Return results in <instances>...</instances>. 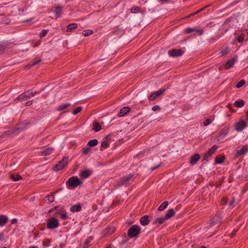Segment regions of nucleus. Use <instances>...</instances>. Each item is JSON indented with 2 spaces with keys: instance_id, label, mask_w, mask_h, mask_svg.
<instances>
[{
  "instance_id": "obj_10",
  "label": "nucleus",
  "mask_w": 248,
  "mask_h": 248,
  "mask_svg": "<svg viewBox=\"0 0 248 248\" xmlns=\"http://www.w3.org/2000/svg\"><path fill=\"white\" fill-rule=\"evenodd\" d=\"M248 151V146L244 145L241 149L236 151L235 157H238L241 155H245Z\"/></svg>"
},
{
  "instance_id": "obj_22",
  "label": "nucleus",
  "mask_w": 248,
  "mask_h": 248,
  "mask_svg": "<svg viewBox=\"0 0 248 248\" xmlns=\"http://www.w3.org/2000/svg\"><path fill=\"white\" fill-rule=\"evenodd\" d=\"M175 215V212L173 209H170L167 211V213L165 216V218L167 220L169 219Z\"/></svg>"
},
{
  "instance_id": "obj_29",
  "label": "nucleus",
  "mask_w": 248,
  "mask_h": 248,
  "mask_svg": "<svg viewBox=\"0 0 248 248\" xmlns=\"http://www.w3.org/2000/svg\"><path fill=\"white\" fill-rule=\"evenodd\" d=\"M245 102L243 100H237L234 103V106L238 108H242Z\"/></svg>"
},
{
  "instance_id": "obj_2",
  "label": "nucleus",
  "mask_w": 248,
  "mask_h": 248,
  "mask_svg": "<svg viewBox=\"0 0 248 248\" xmlns=\"http://www.w3.org/2000/svg\"><path fill=\"white\" fill-rule=\"evenodd\" d=\"M41 92V91L34 92H31L30 93L29 91H26L18 95V97L16 98V100L19 102H22L24 100H27L28 98H30L31 97L34 96L35 94L39 93Z\"/></svg>"
},
{
  "instance_id": "obj_37",
  "label": "nucleus",
  "mask_w": 248,
  "mask_h": 248,
  "mask_svg": "<svg viewBox=\"0 0 248 248\" xmlns=\"http://www.w3.org/2000/svg\"><path fill=\"white\" fill-rule=\"evenodd\" d=\"M244 38H245V35L244 34H242L238 37H235V40H237L239 43H242L244 41Z\"/></svg>"
},
{
  "instance_id": "obj_61",
  "label": "nucleus",
  "mask_w": 248,
  "mask_h": 248,
  "mask_svg": "<svg viewBox=\"0 0 248 248\" xmlns=\"http://www.w3.org/2000/svg\"><path fill=\"white\" fill-rule=\"evenodd\" d=\"M106 248H112V244H110L107 246Z\"/></svg>"
},
{
  "instance_id": "obj_56",
  "label": "nucleus",
  "mask_w": 248,
  "mask_h": 248,
  "mask_svg": "<svg viewBox=\"0 0 248 248\" xmlns=\"http://www.w3.org/2000/svg\"><path fill=\"white\" fill-rule=\"evenodd\" d=\"M196 31H197L198 32H199L200 35H202L203 33V31L202 30H196Z\"/></svg>"
},
{
  "instance_id": "obj_47",
  "label": "nucleus",
  "mask_w": 248,
  "mask_h": 248,
  "mask_svg": "<svg viewBox=\"0 0 248 248\" xmlns=\"http://www.w3.org/2000/svg\"><path fill=\"white\" fill-rule=\"evenodd\" d=\"M209 6V5H207L206 6L202 7V8L199 9L198 10H197V11H196L195 12V14H197L199 13L200 12L202 11L204 9H205L206 7H208Z\"/></svg>"
},
{
  "instance_id": "obj_54",
  "label": "nucleus",
  "mask_w": 248,
  "mask_h": 248,
  "mask_svg": "<svg viewBox=\"0 0 248 248\" xmlns=\"http://www.w3.org/2000/svg\"><path fill=\"white\" fill-rule=\"evenodd\" d=\"M4 49L5 46L2 45L0 44V52L3 51Z\"/></svg>"
},
{
  "instance_id": "obj_8",
  "label": "nucleus",
  "mask_w": 248,
  "mask_h": 248,
  "mask_svg": "<svg viewBox=\"0 0 248 248\" xmlns=\"http://www.w3.org/2000/svg\"><path fill=\"white\" fill-rule=\"evenodd\" d=\"M247 126V123L243 120H240L235 124V129L238 132H240L244 130Z\"/></svg>"
},
{
  "instance_id": "obj_55",
  "label": "nucleus",
  "mask_w": 248,
  "mask_h": 248,
  "mask_svg": "<svg viewBox=\"0 0 248 248\" xmlns=\"http://www.w3.org/2000/svg\"><path fill=\"white\" fill-rule=\"evenodd\" d=\"M4 233L3 232L0 233V241L2 240L3 238Z\"/></svg>"
},
{
  "instance_id": "obj_50",
  "label": "nucleus",
  "mask_w": 248,
  "mask_h": 248,
  "mask_svg": "<svg viewBox=\"0 0 248 248\" xmlns=\"http://www.w3.org/2000/svg\"><path fill=\"white\" fill-rule=\"evenodd\" d=\"M128 240H129V238H128L123 239L121 243V245H123L125 244L126 243H127L128 241Z\"/></svg>"
},
{
  "instance_id": "obj_12",
  "label": "nucleus",
  "mask_w": 248,
  "mask_h": 248,
  "mask_svg": "<svg viewBox=\"0 0 248 248\" xmlns=\"http://www.w3.org/2000/svg\"><path fill=\"white\" fill-rule=\"evenodd\" d=\"M134 175L132 174H129L127 175L123 176L121 178L122 185H125L128 183V182L133 178Z\"/></svg>"
},
{
  "instance_id": "obj_9",
  "label": "nucleus",
  "mask_w": 248,
  "mask_h": 248,
  "mask_svg": "<svg viewBox=\"0 0 248 248\" xmlns=\"http://www.w3.org/2000/svg\"><path fill=\"white\" fill-rule=\"evenodd\" d=\"M184 54V51L181 49H171L168 51V54L172 57H179Z\"/></svg>"
},
{
  "instance_id": "obj_19",
  "label": "nucleus",
  "mask_w": 248,
  "mask_h": 248,
  "mask_svg": "<svg viewBox=\"0 0 248 248\" xmlns=\"http://www.w3.org/2000/svg\"><path fill=\"white\" fill-rule=\"evenodd\" d=\"M229 132V128L225 127L221 129L219 132V137L221 138H224Z\"/></svg>"
},
{
  "instance_id": "obj_21",
  "label": "nucleus",
  "mask_w": 248,
  "mask_h": 248,
  "mask_svg": "<svg viewBox=\"0 0 248 248\" xmlns=\"http://www.w3.org/2000/svg\"><path fill=\"white\" fill-rule=\"evenodd\" d=\"M8 217L5 215H0V226H4L8 222Z\"/></svg>"
},
{
  "instance_id": "obj_62",
  "label": "nucleus",
  "mask_w": 248,
  "mask_h": 248,
  "mask_svg": "<svg viewBox=\"0 0 248 248\" xmlns=\"http://www.w3.org/2000/svg\"><path fill=\"white\" fill-rule=\"evenodd\" d=\"M18 11H19V12H23L24 11V9H23V8H19V9H18Z\"/></svg>"
},
{
  "instance_id": "obj_46",
  "label": "nucleus",
  "mask_w": 248,
  "mask_h": 248,
  "mask_svg": "<svg viewBox=\"0 0 248 248\" xmlns=\"http://www.w3.org/2000/svg\"><path fill=\"white\" fill-rule=\"evenodd\" d=\"M108 144L107 142V141H103L101 143V147L103 148H106L108 147Z\"/></svg>"
},
{
  "instance_id": "obj_17",
  "label": "nucleus",
  "mask_w": 248,
  "mask_h": 248,
  "mask_svg": "<svg viewBox=\"0 0 248 248\" xmlns=\"http://www.w3.org/2000/svg\"><path fill=\"white\" fill-rule=\"evenodd\" d=\"M81 210V206L80 203L72 205L70 208V211L72 213L77 212Z\"/></svg>"
},
{
  "instance_id": "obj_36",
  "label": "nucleus",
  "mask_w": 248,
  "mask_h": 248,
  "mask_svg": "<svg viewBox=\"0 0 248 248\" xmlns=\"http://www.w3.org/2000/svg\"><path fill=\"white\" fill-rule=\"evenodd\" d=\"M246 83V81L244 79H241L240 81H239L236 85V87L237 88H240L244 86Z\"/></svg>"
},
{
  "instance_id": "obj_57",
  "label": "nucleus",
  "mask_w": 248,
  "mask_h": 248,
  "mask_svg": "<svg viewBox=\"0 0 248 248\" xmlns=\"http://www.w3.org/2000/svg\"><path fill=\"white\" fill-rule=\"evenodd\" d=\"M221 53L222 54H227L228 53V51H227V50H223V51H221Z\"/></svg>"
},
{
  "instance_id": "obj_15",
  "label": "nucleus",
  "mask_w": 248,
  "mask_h": 248,
  "mask_svg": "<svg viewBox=\"0 0 248 248\" xmlns=\"http://www.w3.org/2000/svg\"><path fill=\"white\" fill-rule=\"evenodd\" d=\"M115 231V228L113 227H108L103 231L104 235H111Z\"/></svg>"
},
{
  "instance_id": "obj_49",
  "label": "nucleus",
  "mask_w": 248,
  "mask_h": 248,
  "mask_svg": "<svg viewBox=\"0 0 248 248\" xmlns=\"http://www.w3.org/2000/svg\"><path fill=\"white\" fill-rule=\"evenodd\" d=\"M162 163H160L159 165H158L157 166H155V167H152L151 168V170L152 171H153L154 170H155V169L158 168L160 166H161L162 165Z\"/></svg>"
},
{
  "instance_id": "obj_24",
  "label": "nucleus",
  "mask_w": 248,
  "mask_h": 248,
  "mask_svg": "<svg viewBox=\"0 0 248 248\" xmlns=\"http://www.w3.org/2000/svg\"><path fill=\"white\" fill-rule=\"evenodd\" d=\"M78 28V24L77 23L69 24L67 26V32H71Z\"/></svg>"
},
{
  "instance_id": "obj_5",
  "label": "nucleus",
  "mask_w": 248,
  "mask_h": 248,
  "mask_svg": "<svg viewBox=\"0 0 248 248\" xmlns=\"http://www.w3.org/2000/svg\"><path fill=\"white\" fill-rule=\"evenodd\" d=\"M59 223L57 219L55 217H51L47 222V228L49 229H54L59 226Z\"/></svg>"
},
{
  "instance_id": "obj_32",
  "label": "nucleus",
  "mask_w": 248,
  "mask_h": 248,
  "mask_svg": "<svg viewBox=\"0 0 248 248\" xmlns=\"http://www.w3.org/2000/svg\"><path fill=\"white\" fill-rule=\"evenodd\" d=\"M70 105V104L69 103H65L64 104L61 105L58 107L57 110L58 111H61L63 109L66 108Z\"/></svg>"
},
{
  "instance_id": "obj_16",
  "label": "nucleus",
  "mask_w": 248,
  "mask_h": 248,
  "mask_svg": "<svg viewBox=\"0 0 248 248\" xmlns=\"http://www.w3.org/2000/svg\"><path fill=\"white\" fill-rule=\"evenodd\" d=\"M225 157L224 155H217L215 158V164H221L223 163L225 160Z\"/></svg>"
},
{
  "instance_id": "obj_20",
  "label": "nucleus",
  "mask_w": 248,
  "mask_h": 248,
  "mask_svg": "<svg viewBox=\"0 0 248 248\" xmlns=\"http://www.w3.org/2000/svg\"><path fill=\"white\" fill-rule=\"evenodd\" d=\"M166 220H167V219L165 218V217H158L155 219L153 224L158 227L159 225L163 223Z\"/></svg>"
},
{
  "instance_id": "obj_42",
  "label": "nucleus",
  "mask_w": 248,
  "mask_h": 248,
  "mask_svg": "<svg viewBox=\"0 0 248 248\" xmlns=\"http://www.w3.org/2000/svg\"><path fill=\"white\" fill-rule=\"evenodd\" d=\"M61 217L62 220H66L69 218L65 212L61 214Z\"/></svg>"
},
{
  "instance_id": "obj_58",
  "label": "nucleus",
  "mask_w": 248,
  "mask_h": 248,
  "mask_svg": "<svg viewBox=\"0 0 248 248\" xmlns=\"http://www.w3.org/2000/svg\"><path fill=\"white\" fill-rule=\"evenodd\" d=\"M105 139L106 140L105 141H107V142L109 140H110V138L109 136H107L105 137Z\"/></svg>"
},
{
  "instance_id": "obj_41",
  "label": "nucleus",
  "mask_w": 248,
  "mask_h": 248,
  "mask_svg": "<svg viewBox=\"0 0 248 248\" xmlns=\"http://www.w3.org/2000/svg\"><path fill=\"white\" fill-rule=\"evenodd\" d=\"M81 110H82L81 107H80V106L74 109L72 113L73 115H76L78 113H79Z\"/></svg>"
},
{
  "instance_id": "obj_27",
  "label": "nucleus",
  "mask_w": 248,
  "mask_h": 248,
  "mask_svg": "<svg viewBox=\"0 0 248 248\" xmlns=\"http://www.w3.org/2000/svg\"><path fill=\"white\" fill-rule=\"evenodd\" d=\"M53 12L56 14L57 17L60 16L62 13V7L61 6H56Z\"/></svg>"
},
{
  "instance_id": "obj_6",
  "label": "nucleus",
  "mask_w": 248,
  "mask_h": 248,
  "mask_svg": "<svg viewBox=\"0 0 248 248\" xmlns=\"http://www.w3.org/2000/svg\"><path fill=\"white\" fill-rule=\"evenodd\" d=\"M166 91L164 88H162L158 91L152 93L150 95L148 96V100L149 101H154L157 97H159L162 94H163Z\"/></svg>"
},
{
  "instance_id": "obj_64",
  "label": "nucleus",
  "mask_w": 248,
  "mask_h": 248,
  "mask_svg": "<svg viewBox=\"0 0 248 248\" xmlns=\"http://www.w3.org/2000/svg\"><path fill=\"white\" fill-rule=\"evenodd\" d=\"M234 235H235V233H232L230 234V237H233V236H234Z\"/></svg>"
},
{
  "instance_id": "obj_44",
  "label": "nucleus",
  "mask_w": 248,
  "mask_h": 248,
  "mask_svg": "<svg viewBox=\"0 0 248 248\" xmlns=\"http://www.w3.org/2000/svg\"><path fill=\"white\" fill-rule=\"evenodd\" d=\"M47 32V30H43L42 31V32L40 33V37L42 38V37H45L46 35Z\"/></svg>"
},
{
  "instance_id": "obj_59",
  "label": "nucleus",
  "mask_w": 248,
  "mask_h": 248,
  "mask_svg": "<svg viewBox=\"0 0 248 248\" xmlns=\"http://www.w3.org/2000/svg\"><path fill=\"white\" fill-rule=\"evenodd\" d=\"M62 189H63V188L61 187V188H60L56 190V192H55L54 193H57V192H59V191H60L62 190Z\"/></svg>"
},
{
  "instance_id": "obj_11",
  "label": "nucleus",
  "mask_w": 248,
  "mask_h": 248,
  "mask_svg": "<svg viewBox=\"0 0 248 248\" xmlns=\"http://www.w3.org/2000/svg\"><path fill=\"white\" fill-rule=\"evenodd\" d=\"M131 108L128 107H125L122 108L119 112L118 113L117 116L119 117H123L127 113L130 112Z\"/></svg>"
},
{
  "instance_id": "obj_45",
  "label": "nucleus",
  "mask_w": 248,
  "mask_h": 248,
  "mask_svg": "<svg viewBox=\"0 0 248 248\" xmlns=\"http://www.w3.org/2000/svg\"><path fill=\"white\" fill-rule=\"evenodd\" d=\"M228 199L226 198H222L220 202V204L224 205H226L227 203Z\"/></svg>"
},
{
  "instance_id": "obj_51",
  "label": "nucleus",
  "mask_w": 248,
  "mask_h": 248,
  "mask_svg": "<svg viewBox=\"0 0 248 248\" xmlns=\"http://www.w3.org/2000/svg\"><path fill=\"white\" fill-rule=\"evenodd\" d=\"M32 104V100H29V101L26 102V103H25V105L26 106H31Z\"/></svg>"
},
{
  "instance_id": "obj_48",
  "label": "nucleus",
  "mask_w": 248,
  "mask_h": 248,
  "mask_svg": "<svg viewBox=\"0 0 248 248\" xmlns=\"http://www.w3.org/2000/svg\"><path fill=\"white\" fill-rule=\"evenodd\" d=\"M160 107L157 105L154 106L152 108V110L153 111H156V110H160Z\"/></svg>"
},
{
  "instance_id": "obj_7",
  "label": "nucleus",
  "mask_w": 248,
  "mask_h": 248,
  "mask_svg": "<svg viewBox=\"0 0 248 248\" xmlns=\"http://www.w3.org/2000/svg\"><path fill=\"white\" fill-rule=\"evenodd\" d=\"M218 147L216 145H214L211 148L209 149L204 154L203 156V160H206L209 158L212 155H213L216 152Z\"/></svg>"
},
{
  "instance_id": "obj_35",
  "label": "nucleus",
  "mask_w": 248,
  "mask_h": 248,
  "mask_svg": "<svg viewBox=\"0 0 248 248\" xmlns=\"http://www.w3.org/2000/svg\"><path fill=\"white\" fill-rule=\"evenodd\" d=\"M93 33V31L90 30H85L82 31V34L84 36H88Z\"/></svg>"
},
{
  "instance_id": "obj_38",
  "label": "nucleus",
  "mask_w": 248,
  "mask_h": 248,
  "mask_svg": "<svg viewBox=\"0 0 248 248\" xmlns=\"http://www.w3.org/2000/svg\"><path fill=\"white\" fill-rule=\"evenodd\" d=\"M91 150V148L89 147H85L82 148V154L83 155H86L88 154L90 151Z\"/></svg>"
},
{
  "instance_id": "obj_39",
  "label": "nucleus",
  "mask_w": 248,
  "mask_h": 248,
  "mask_svg": "<svg viewBox=\"0 0 248 248\" xmlns=\"http://www.w3.org/2000/svg\"><path fill=\"white\" fill-rule=\"evenodd\" d=\"M141 10V8L140 7H134L131 8V12L133 13H137L138 12H140Z\"/></svg>"
},
{
  "instance_id": "obj_18",
  "label": "nucleus",
  "mask_w": 248,
  "mask_h": 248,
  "mask_svg": "<svg viewBox=\"0 0 248 248\" xmlns=\"http://www.w3.org/2000/svg\"><path fill=\"white\" fill-rule=\"evenodd\" d=\"M149 216L148 215H145L143 216L140 219V223L143 226H146L148 225L150 220L148 219Z\"/></svg>"
},
{
  "instance_id": "obj_33",
  "label": "nucleus",
  "mask_w": 248,
  "mask_h": 248,
  "mask_svg": "<svg viewBox=\"0 0 248 248\" xmlns=\"http://www.w3.org/2000/svg\"><path fill=\"white\" fill-rule=\"evenodd\" d=\"M98 142L96 139H93L88 141V145L90 146H95L97 145Z\"/></svg>"
},
{
  "instance_id": "obj_4",
  "label": "nucleus",
  "mask_w": 248,
  "mask_h": 248,
  "mask_svg": "<svg viewBox=\"0 0 248 248\" xmlns=\"http://www.w3.org/2000/svg\"><path fill=\"white\" fill-rule=\"evenodd\" d=\"M82 182L77 176H73L69 178L66 182V184L69 187L73 188L77 187Z\"/></svg>"
},
{
  "instance_id": "obj_60",
  "label": "nucleus",
  "mask_w": 248,
  "mask_h": 248,
  "mask_svg": "<svg viewBox=\"0 0 248 248\" xmlns=\"http://www.w3.org/2000/svg\"><path fill=\"white\" fill-rule=\"evenodd\" d=\"M196 15V14H195V13H192V14H191L189 15V16H187V17H190V16H195V15Z\"/></svg>"
},
{
  "instance_id": "obj_23",
  "label": "nucleus",
  "mask_w": 248,
  "mask_h": 248,
  "mask_svg": "<svg viewBox=\"0 0 248 248\" xmlns=\"http://www.w3.org/2000/svg\"><path fill=\"white\" fill-rule=\"evenodd\" d=\"M236 60L234 58H232L230 60L228 61L225 64V67L227 69L231 68L236 62Z\"/></svg>"
},
{
  "instance_id": "obj_13",
  "label": "nucleus",
  "mask_w": 248,
  "mask_h": 248,
  "mask_svg": "<svg viewBox=\"0 0 248 248\" xmlns=\"http://www.w3.org/2000/svg\"><path fill=\"white\" fill-rule=\"evenodd\" d=\"M53 151L54 148L52 147H46L41 151V155L44 156L48 155L51 154Z\"/></svg>"
},
{
  "instance_id": "obj_26",
  "label": "nucleus",
  "mask_w": 248,
  "mask_h": 248,
  "mask_svg": "<svg viewBox=\"0 0 248 248\" xmlns=\"http://www.w3.org/2000/svg\"><path fill=\"white\" fill-rule=\"evenodd\" d=\"M91 171L89 170H85L80 172V176L83 178H87L91 175Z\"/></svg>"
},
{
  "instance_id": "obj_63",
  "label": "nucleus",
  "mask_w": 248,
  "mask_h": 248,
  "mask_svg": "<svg viewBox=\"0 0 248 248\" xmlns=\"http://www.w3.org/2000/svg\"><path fill=\"white\" fill-rule=\"evenodd\" d=\"M29 248H38V247L35 246H32L30 247Z\"/></svg>"
},
{
  "instance_id": "obj_40",
  "label": "nucleus",
  "mask_w": 248,
  "mask_h": 248,
  "mask_svg": "<svg viewBox=\"0 0 248 248\" xmlns=\"http://www.w3.org/2000/svg\"><path fill=\"white\" fill-rule=\"evenodd\" d=\"M195 31H196V30L195 29L192 28H186L185 30V32L187 34L192 33Z\"/></svg>"
},
{
  "instance_id": "obj_34",
  "label": "nucleus",
  "mask_w": 248,
  "mask_h": 248,
  "mask_svg": "<svg viewBox=\"0 0 248 248\" xmlns=\"http://www.w3.org/2000/svg\"><path fill=\"white\" fill-rule=\"evenodd\" d=\"M46 201L48 203H52L54 201V195L53 194H51L50 195H48L46 197Z\"/></svg>"
},
{
  "instance_id": "obj_52",
  "label": "nucleus",
  "mask_w": 248,
  "mask_h": 248,
  "mask_svg": "<svg viewBox=\"0 0 248 248\" xmlns=\"http://www.w3.org/2000/svg\"><path fill=\"white\" fill-rule=\"evenodd\" d=\"M41 61V60L40 59H39V60H37V61H36L33 62H32V64H31V65H32V66H33V65H36V64H38V63L39 62H40Z\"/></svg>"
},
{
  "instance_id": "obj_28",
  "label": "nucleus",
  "mask_w": 248,
  "mask_h": 248,
  "mask_svg": "<svg viewBox=\"0 0 248 248\" xmlns=\"http://www.w3.org/2000/svg\"><path fill=\"white\" fill-rule=\"evenodd\" d=\"M93 129L95 132H98V131H100L101 129V125L99 124L98 122H93Z\"/></svg>"
},
{
  "instance_id": "obj_53",
  "label": "nucleus",
  "mask_w": 248,
  "mask_h": 248,
  "mask_svg": "<svg viewBox=\"0 0 248 248\" xmlns=\"http://www.w3.org/2000/svg\"><path fill=\"white\" fill-rule=\"evenodd\" d=\"M17 222V220L16 218H14L12 220L11 222V223L12 224H16Z\"/></svg>"
},
{
  "instance_id": "obj_30",
  "label": "nucleus",
  "mask_w": 248,
  "mask_h": 248,
  "mask_svg": "<svg viewBox=\"0 0 248 248\" xmlns=\"http://www.w3.org/2000/svg\"><path fill=\"white\" fill-rule=\"evenodd\" d=\"M169 204V202L167 201L164 202L158 208V211H162L164 210Z\"/></svg>"
},
{
  "instance_id": "obj_25",
  "label": "nucleus",
  "mask_w": 248,
  "mask_h": 248,
  "mask_svg": "<svg viewBox=\"0 0 248 248\" xmlns=\"http://www.w3.org/2000/svg\"><path fill=\"white\" fill-rule=\"evenodd\" d=\"M93 239V236H90L89 238L86 239L84 242V244L83 245V246L82 248H87L89 246H90V244L91 242V241Z\"/></svg>"
},
{
  "instance_id": "obj_14",
  "label": "nucleus",
  "mask_w": 248,
  "mask_h": 248,
  "mask_svg": "<svg viewBox=\"0 0 248 248\" xmlns=\"http://www.w3.org/2000/svg\"><path fill=\"white\" fill-rule=\"evenodd\" d=\"M200 158V155L199 154H195L191 156L190 159V163L192 165L196 164Z\"/></svg>"
},
{
  "instance_id": "obj_43",
  "label": "nucleus",
  "mask_w": 248,
  "mask_h": 248,
  "mask_svg": "<svg viewBox=\"0 0 248 248\" xmlns=\"http://www.w3.org/2000/svg\"><path fill=\"white\" fill-rule=\"evenodd\" d=\"M212 123V120L210 119H207L204 122H203V125L206 126Z\"/></svg>"
},
{
  "instance_id": "obj_31",
  "label": "nucleus",
  "mask_w": 248,
  "mask_h": 248,
  "mask_svg": "<svg viewBox=\"0 0 248 248\" xmlns=\"http://www.w3.org/2000/svg\"><path fill=\"white\" fill-rule=\"evenodd\" d=\"M10 178L14 181H17L19 180L22 179V176L19 174H16V175H15L13 174H11L10 175Z\"/></svg>"
},
{
  "instance_id": "obj_3",
  "label": "nucleus",
  "mask_w": 248,
  "mask_h": 248,
  "mask_svg": "<svg viewBox=\"0 0 248 248\" xmlns=\"http://www.w3.org/2000/svg\"><path fill=\"white\" fill-rule=\"evenodd\" d=\"M68 157L67 156H63L62 159L58 162V163L56 164L53 168V170L55 171H58L60 170L63 169L68 164Z\"/></svg>"
},
{
  "instance_id": "obj_1",
  "label": "nucleus",
  "mask_w": 248,
  "mask_h": 248,
  "mask_svg": "<svg viewBox=\"0 0 248 248\" xmlns=\"http://www.w3.org/2000/svg\"><path fill=\"white\" fill-rule=\"evenodd\" d=\"M141 232V228L138 225H132L127 231L128 237L130 238H137Z\"/></svg>"
}]
</instances>
